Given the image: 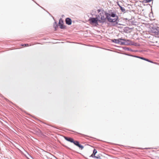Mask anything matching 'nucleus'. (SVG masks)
I'll return each mask as SVG.
<instances>
[{"label":"nucleus","instance_id":"nucleus-10","mask_svg":"<svg viewBox=\"0 0 159 159\" xmlns=\"http://www.w3.org/2000/svg\"><path fill=\"white\" fill-rule=\"evenodd\" d=\"M53 27L55 29V30H56L57 28L58 27V25L56 22H55L53 24Z\"/></svg>","mask_w":159,"mask_h":159},{"label":"nucleus","instance_id":"nucleus-5","mask_svg":"<svg viewBox=\"0 0 159 159\" xmlns=\"http://www.w3.org/2000/svg\"><path fill=\"white\" fill-rule=\"evenodd\" d=\"M72 143H73L75 145L79 147V148L81 149V150L83 149L84 148V147L83 145L80 144L79 142L77 141H75L73 139V142Z\"/></svg>","mask_w":159,"mask_h":159},{"label":"nucleus","instance_id":"nucleus-23","mask_svg":"<svg viewBox=\"0 0 159 159\" xmlns=\"http://www.w3.org/2000/svg\"><path fill=\"white\" fill-rule=\"evenodd\" d=\"M152 0H146V2H149L152 1Z\"/></svg>","mask_w":159,"mask_h":159},{"label":"nucleus","instance_id":"nucleus-13","mask_svg":"<svg viewBox=\"0 0 159 159\" xmlns=\"http://www.w3.org/2000/svg\"><path fill=\"white\" fill-rule=\"evenodd\" d=\"M119 7L122 12H125V10L124 7H123L121 6H119Z\"/></svg>","mask_w":159,"mask_h":159},{"label":"nucleus","instance_id":"nucleus-19","mask_svg":"<svg viewBox=\"0 0 159 159\" xmlns=\"http://www.w3.org/2000/svg\"><path fill=\"white\" fill-rule=\"evenodd\" d=\"M140 59L144 60H146V58H144L143 57H140Z\"/></svg>","mask_w":159,"mask_h":159},{"label":"nucleus","instance_id":"nucleus-18","mask_svg":"<svg viewBox=\"0 0 159 159\" xmlns=\"http://www.w3.org/2000/svg\"><path fill=\"white\" fill-rule=\"evenodd\" d=\"M22 46H28L29 44H24L22 45Z\"/></svg>","mask_w":159,"mask_h":159},{"label":"nucleus","instance_id":"nucleus-12","mask_svg":"<svg viewBox=\"0 0 159 159\" xmlns=\"http://www.w3.org/2000/svg\"><path fill=\"white\" fill-rule=\"evenodd\" d=\"M119 40H120V39H114L112 40V42L115 43H116L119 44Z\"/></svg>","mask_w":159,"mask_h":159},{"label":"nucleus","instance_id":"nucleus-24","mask_svg":"<svg viewBox=\"0 0 159 159\" xmlns=\"http://www.w3.org/2000/svg\"><path fill=\"white\" fill-rule=\"evenodd\" d=\"M64 16V15H62V17H63Z\"/></svg>","mask_w":159,"mask_h":159},{"label":"nucleus","instance_id":"nucleus-6","mask_svg":"<svg viewBox=\"0 0 159 159\" xmlns=\"http://www.w3.org/2000/svg\"><path fill=\"white\" fill-rule=\"evenodd\" d=\"M63 20L61 18L59 20L58 25L61 29H65L66 28V26L63 25Z\"/></svg>","mask_w":159,"mask_h":159},{"label":"nucleus","instance_id":"nucleus-4","mask_svg":"<svg viewBox=\"0 0 159 159\" xmlns=\"http://www.w3.org/2000/svg\"><path fill=\"white\" fill-rule=\"evenodd\" d=\"M124 40V42L121 43H122V44H124V45H135L133 42L129 40L125 39V40Z\"/></svg>","mask_w":159,"mask_h":159},{"label":"nucleus","instance_id":"nucleus-21","mask_svg":"<svg viewBox=\"0 0 159 159\" xmlns=\"http://www.w3.org/2000/svg\"><path fill=\"white\" fill-rule=\"evenodd\" d=\"M124 54L125 55H127V56H131V57L133 56V55H129V54H127V53H125Z\"/></svg>","mask_w":159,"mask_h":159},{"label":"nucleus","instance_id":"nucleus-11","mask_svg":"<svg viewBox=\"0 0 159 159\" xmlns=\"http://www.w3.org/2000/svg\"><path fill=\"white\" fill-rule=\"evenodd\" d=\"M123 49L125 50H126V51H131V52H134V51L132 49L130 48H127V47H124L123 48Z\"/></svg>","mask_w":159,"mask_h":159},{"label":"nucleus","instance_id":"nucleus-20","mask_svg":"<svg viewBox=\"0 0 159 159\" xmlns=\"http://www.w3.org/2000/svg\"><path fill=\"white\" fill-rule=\"evenodd\" d=\"M132 57H136V58H140V57H139V56H134V55H133V56H132Z\"/></svg>","mask_w":159,"mask_h":159},{"label":"nucleus","instance_id":"nucleus-14","mask_svg":"<svg viewBox=\"0 0 159 159\" xmlns=\"http://www.w3.org/2000/svg\"><path fill=\"white\" fill-rule=\"evenodd\" d=\"M120 39V40H119V42L120 43H119V44L121 45H124V44H122V43H121L124 42V41L123 40H125V39Z\"/></svg>","mask_w":159,"mask_h":159},{"label":"nucleus","instance_id":"nucleus-3","mask_svg":"<svg viewBox=\"0 0 159 159\" xmlns=\"http://www.w3.org/2000/svg\"><path fill=\"white\" fill-rule=\"evenodd\" d=\"M99 20L98 16H97L96 18H90L89 19V21L90 23L95 24L98 25V21Z\"/></svg>","mask_w":159,"mask_h":159},{"label":"nucleus","instance_id":"nucleus-8","mask_svg":"<svg viewBox=\"0 0 159 159\" xmlns=\"http://www.w3.org/2000/svg\"><path fill=\"white\" fill-rule=\"evenodd\" d=\"M66 24L68 25H70L72 23V20L69 17L67 18L66 19Z\"/></svg>","mask_w":159,"mask_h":159},{"label":"nucleus","instance_id":"nucleus-9","mask_svg":"<svg viewBox=\"0 0 159 159\" xmlns=\"http://www.w3.org/2000/svg\"><path fill=\"white\" fill-rule=\"evenodd\" d=\"M65 139L67 141L72 143L73 142V139L71 138L65 137Z\"/></svg>","mask_w":159,"mask_h":159},{"label":"nucleus","instance_id":"nucleus-2","mask_svg":"<svg viewBox=\"0 0 159 159\" xmlns=\"http://www.w3.org/2000/svg\"><path fill=\"white\" fill-rule=\"evenodd\" d=\"M106 13H107V12L105 11L103 12L100 13V14L98 16V18L101 19L100 20L99 19L98 22H99L103 23L105 22L107 19L108 20V18L106 15Z\"/></svg>","mask_w":159,"mask_h":159},{"label":"nucleus","instance_id":"nucleus-22","mask_svg":"<svg viewBox=\"0 0 159 159\" xmlns=\"http://www.w3.org/2000/svg\"><path fill=\"white\" fill-rule=\"evenodd\" d=\"M94 156H95V155H94L93 153L91 156V157L94 158Z\"/></svg>","mask_w":159,"mask_h":159},{"label":"nucleus","instance_id":"nucleus-16","mask_svg":"<svg viewBox=\"0 0 159 159\" xmlns=\"http://www.w3.org/2000/svg\"><path fill=\"white\" fill-rule=\"evenodd\" d=\"M97 152L96 150L94 149L93 151V153L94 155H95Z\"/></svg>","mask_w":159,"mask_h":159},{"label":"nucleus","instance_id":"nucleus-25","mask_svg":"<svg viewBox=\"0 0 159 159\" xmlns=\"http://www.w3.org/2000/svg\"><path fill=\"white\" fill-rule=\"evenodd\" d=\"M118 5L119 6H120V5H119V4H118Z\"/></svg>","mask_w":159,"mask_h":159},{"label":"nucleus","instance_id":"nucleus-17","mask_svg":"<svg viewBox=\"0 0 159 159\" xmlns=\"http://www.w3.org/2000/svg\"><path fill=\"white\" fill-rule=\"evenodd\" d=\"M145 61H147L149 62H151V63H153V62L152 61H150V60H149V59H147V58H146V60Z\"/></svg>","mask_w":159,"mask_h":159},{"label":"nucleus","instance_id":"nucleus-7","mask_svg":"<svg viewBox=\"0 0 159 159\" xmlns=\"http://www.w3.org/2000/svg\"><path fill=\"white\" fill-rule=\"evenodd\" d=\"M151 30L152 33H153V34L154 33L155 35L157 36L159 35V28H158L157 29H154V28H152L151 29Z\"/></svg>","mask_w":159,"mask_h":159},{"label":"nucleus","instance_id":"nucleus-1","mask_svg":"<svg viewBox=\"0 0 159 159\" xmlns=\"http://www.w3.org/2000/svg\"><path fill=\"white\" fill-rule=\"evenodd\" d=\"M109 12L106 13L107 18H108V21L112 23V25L115 26L118 24L119 22L118 16L115 12H111L110 11H108Z\"/></svg>","mask_w":159,"mask_h":159},{"label":"nucleus","instance_id":"nucleus-15","mask_svg":"<svg viewBox=\"0 0 159 159\" xmlns=\"http://www.w3.org/2000/svg\"><path fill=\"white\" fill-rule=\"evenodd\" d=\"M94 158L98 159H102L100 156L99 155H98L97 156H94Z\"/></svg>","mask_w":159,"mask_h":159}]
</instances>
